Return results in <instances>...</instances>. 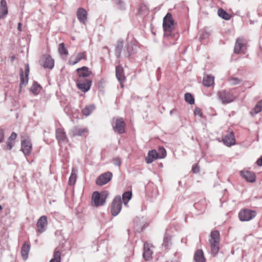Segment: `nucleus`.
Listing matches in <instances>:
<instances>
[{
    "instance_id": "c9c22d12",
    "label": "nucleus",
    "mask_w": 262,
    "mask_h": 262,
    "mask_svg": "<svg viewBox=\"0 0 262 262\" xmlns=\"http://www.w3.org/2000/svg\"><path fill=\"white\" fill-rule=\"evenodd\" d=\"M217 13L220 17L225 20H229L231 18V15L223 9H219Z\"/></svg>"
},
{
    "instance_id": "f257e3e1",
    "label": "nucleus",
    "mask_w": 262,
    "mask_h": 262,
    "mask_svg": "<svg viewBox=\"0 0 262 262\" xmlns=\"http://www.w3.org/2000/svg\"><path fill=\"white\" fill-rule=\"evenodd\" d=\"M174 28V19L171 14L168 13L163 20L164 42L167 46L174 45L178 38V34L173 32Z\"/></svg>"
},
{
    "instance_id": "4c0bfd02",
    "label": "nucleus",
    "mask_w": 262,
    "mask_h": 262,
    "mask_svg": "<svg viewBox=\"0 0 262 262\" xmlns=\"http://www.w3.org/2000/svg\"><path fill=\"white\" fill-rule=\"evenodd\" d=\"M41 89V86L37 82H34L30 88V90L34 94L37 95L39 93Z\"/></svg>"
},
{
    "instance_id": "473e14b6",
    "label": "nucleus",
    "mask_w": 262,
    "mask_h": 262,
    "mask_svg": "<svg viewBox=\"0 0 262 262\" xmlns=\"http://www.w3.org/2000/svg\"><path fill=\"white\" fill-rule=\"evenodd\" d=\"M171 236L166 232L164 236L163 242L162 246L165 248H168L169 246L171 244Z\"/></svg>"
},
{
    "instance_id": "a211bd4d",
    "label": "nucleus",
    "mask_w": 262,
    "mask_h": 262,
    "mask_svg": "<svg viewBox=\"0 0 262 262\" xmlns=\"http://www.w3.org/2000/svg\"><path fill=\"white\" fill-rule=\"evenodd\" d=\"M29 64H25V76L24 73L22 69L20 70V85H26L28 82V76L29 74Z\"/></svg>"
},
{
    "instance_id": "7c9ffc66",
    "label": "nucleus",
    "mask_w": 262,
    "mask_h": 262,
    "mask_svg": "<svg viewBox=\"0 0 262 262\" xmlns=\"http://www.w3.org/2000/svg\"><path fill=\"white\" fill-rule=\"evenodd\" d=\"M210 246V252L212 256H215L220 250V243H209Z\"/></svg>"
},
{
    "instance_id": "f8f14e48",
    "label": "nucleus",
    "mask_w": 262,
    "mask_h": 262,
    "mask_svg": "<svg viewBox=\"0 0 262 262\" xmlns=\"http://www.w3.org/2000/svg\"><path fill=\"white\" fill-rule=\"evenodd\" d=\"M153 247H154L151 244L147 242L144 243L143 246V257L146 261L149 260L151 258L153 251L151 248Z\"/></svg>"
},
{
    "instance_id": "423d86ee",
    "label": "nucleus",
    "mask_w": 262,
    "mask_h": 262,
    "mask_svg": "<svg viewBox=\"0 0 262 262\" xmlns=\"http://www.w3.org/2000/svg\"><path fill=\"white\" fill-rule=\"evenodd\" d=\"M122 208V201L120 196H116L113 200L111 207V212L113 216H116Z\"/></svg>"
},
{
    "instance_id": "c03bdc74",
    "label": "nucleus",
    "mask_w": 262,
    "mask_h": 262,
    "mask_svg": "<svg viewBox=\"0 0 262 262\" xmlns=\"http://www.w3.org/2000/svg\"><path fill=\"white\" fill-rule=\"evenodd\" d=\"M210 36V34L206 31H203L200 33L199 36V39L200 40H203L208 38Z\"/></svg>"
},
{
    "instance_id": "4be33fe9",
    "label": "nucleus",
    "mask_w": 262,
    "mask_h": 262,
    "mask_svg": "<svg viewBox=\"0 0 262 262\" xmlns=\"http://www.w3.org/2000/svg\"><path fill=\"white\" fill-rule=\"evenodd\" d=\"M241 176L247 181L253 183L256 180L255 174L254 172L249 171H241Z\"/></svg>"
},
{
    "instance_id": "6e6d98bb",
    "label": "nucleus",
    "mask_w": 262,
    "mask_h": 262,
    "mask_svg": "<svg viewBox=\"0 0 262 262\" xmlns=\"http://www.w3.org/2000/svg\"><path fill=\"white\" fill-rule=\"evenodd\" d=\"M2 209H3V208H2V206H1V205H0V210H2Z\"/></svg>"
},
{
    "instance_id": "37998d69",
    "label": "nucleus",
    "mask_w": 262,
    "mask_h": 262,
    "mask_svg": "<svg viewBox=\"0 0 262 262\" xmlns=\"http://www.w3.org/2000/svg\"><path fill=\"white\" fill-rule=\"evenodd\" d=\"M157 154L159 159L164 158L166 156V150L163 147H159Z\"/></svg>"
},
{
    "instance_id": "aec40b11",
    "label": "nucleus",
    "mask_w": 262,
    "mask_h": 262,
    "mask_svg": "<svg viewBox=\"0 0 262 262\" xmlns=\"http://www.w3.org/2000/svg\"><path fill=\"white\" fill-rule=\"evenodd\" d=\"M48 224L47 217L45 215L41 216L37 221L36 226L38 231L40 233H42L45 231V228Z\"/></svg>"
},
{
    "instance_id": "2f4dec72",
    "label": "nucleus",
    "mask_w": 262,
    "mask_h": 262,
    "mask_svg": "<svg viewBox=\"0 0 262 262\" xmlns=\"http://www.w3.org/2000/svg\"><path fill=\"white\" fill-rule=\"evenodd\" d=\"M95 106L93 104L87 105L82 110V113L84 116H88L95 110Z\"/></svg>"
},
{
    "instance_id": "412c9836",
    "label": "nucleus",
    "mask_w": 262,
    "mask_h": 262,
    "mask_svg": "<svg viewBox=\"0 0 262 262\" xmlns=\"http://www.w3.org/2000/svg\"><path fill=\"white\" fill-rule=\"evenodd\" d=\"M116 76L121 86H122V83L125 81V77L124 75L123 69L121 66H118L116 67Z\"/></svg>"
},
{
    "instance_id": "ea45409f",
    "label": "nucleus",
    "mask_w": 262,
    "mask_h": 262,
    "mask_svg": "<svg viewBox=\"0 0 262 262\" xmlns=\"http://www.w3.org/2000/svg\"><path fill=\"white\" fill-rule=\"evenodd\" d=\"M77 171L73 169L72 171L71 174L69 179V184L70 185H73L75 184L76 179H77Z\"/></svg>"
},
{
    "instance_id": "8fccbe9b",
    "label": "nucleus",
    "mask_w": 262,
    "mask_h": 262,
    "mask_svg": "<svg viewBox=\"0 0 262 262\" xmlns=\"http://www.w3.org/2000/svg\"><path fill=\"white\" fill-rule=\"evenodd\" d=\"M16 137H17L16 133H15L14 132H12V134H11L10 136L8 138V139H9L10 141L11 140V141L14 142L15 139H16Z\"/></svg>"
},
{
    "instance_id": "4468645a",
    "label": "nucleus",
    "mask_w": 262,
    "mask_h": 262,
    "mask_svg": "<svg viewBox=\"0 0 262 262\" xmlns=\"http://www.w3.org/2000/svg\"><path fill=\"white\" fill-rule=\"evenodd\" d=\"M88 132V129L86 127L75 126L69 132L71 137L81 136Z\"/></svg>"
},
{
    "instance_id": "9d476101",
    "label": "nucleus",
    "mask_w": 262,
    "mask_h": 262,
    "mask_svg": "<svg viewBox=\"0 0 262 262\" xmlns=\"http://www.w3.org/2000/svg\"><path fill=\"white\" fill-rule=\"evenodd\" d=\"M113 174L111 172H106L100 175L96 180V184L102 186L108 183L112 179Z\"/></svg>"
},
{
    "instance_id": "bb28decb",
    "label": "nucleus",
    "mask_w": 262,
    "mask_h": 262,
    "mask_svg": "<svg viewBox=\"0 0 262 262\" xmlns=\"http://www.w3.org/2000/svg\"><path fill=\"white\" fill-rule=\"evenodd\" d=\"M193 259L194 262H205L206 259L202 249H198L196 251L194 254Z\"/></svg>"
},
{
    "instance_id": "72a5a7b5",
    "label": "nucleus",
    "mask_w": 262,
    "mask_h": 262,
    "mask_svg": "<svg viewBox=\"0 0 262 262\" xmlns=\"http://www.w3.org/2000/svg\"><path fill=\"white\" fill-rule=\"evenodd\" d=\"M262 111V100L257 102L251 111V114L256 115Z\"/></svg>"
},
{
    "instance_id": "f03ea898",
    "label": "nucleus",
    "mask_w": 262,
    "mask_h": 262,
    "mask_svg": "<svg viewBox=\"0 0 262 262\" xmlns=\"http://www.w3.org/2000/svg\"><path fill=\"white\" fill-rule=\"evenodd\" d=\"M217 96L224 104L231 103L236 99V96L234 95L233 90L231 89L219 91Z\"/></svg>"
},
{
    "instance_id": "09e8293b",
    "label": "nucleus",
    "mask_w": 262,
    "mask_h": 262,
    "mask_svg": "<svg viewBox=\"0 0 262 262\" xmlns=\"http://www.w3.org/2000/svg\"><path fill=\"white\" fill-rule=\"evenodd\" d=\"M192 171L193 173H196L200 171V167L198 164L193 165Z\"/></svg>"
},
{
    "instance_id": "a878e982",
    "label": "nucleus",
    "mask_w": 262,
    "mask_h": 262,
    "mask_svg": "<svg viewBox=\"0 0 262 262\" xmlns=\"http://www.w3.org/2000/svg\"><path fill=\"white\" fill-rule=\"evenodd\" d=\"M124 45V41L122 39L118 40L115 46V53L117 58H120L121 54L123 52V47Z\"/></svg>"
},
{
    "instance_id": "6e6552de",
    "label": "nucleus",
    "mask_w": 262,
    "mask_h": 262,
    "mask_svg": "<svg viewBox=\"0 0 262 262\" xmlns=\"http://www.w3.org/2000/svg\"><path fill=\"white\" fill-rule=\"evenodd\" d=\"M76 85L77 88L83 92H86L90 89L92 81L90 79H77Z\"/></svg>"
},
{
    "instance_id": "393cba45",
    "label": "nucleus",
    "mask_w": 262,
    "mask_h": 262,
    "mask_svg": "<svg viewBox=\"0 0 262 262\" xmlns=\"http://www.w3.org/2000/svg\"><path fill=\"white\" fill-rule=\"evenodd\" d=\"M30 249V244L27 242H25L21 248V254L24 260H26L28 259Z\"/></svg>"
},
{
    "instance_id": "dca6fc26",
    "label": "nucleus",
    "mask_w": 262,
    "mask_h": 262,
    "mask_svg": "<svg viewBox=\"0 0 262 262\" xmlns=\"http://www.w3.org/2000/svg\"><path fill=\"white\" fill-rule=\"evenodd\" d=\"M222 141L224 144L228 147L234 145L235 143V139L233 132L230 131L229 134L223 137Z\"/></svg>"
},
{
    "instance_id": "e433bc0d",
    "label": "nucleus",
    "mask_w": 262,
    "mask_h": 262,
    "mask_svg": "<svg viewBox=\"0 0 262 262\" xmlns=\"http://www.w3.org/2000/svg\"><path fill=\"white\" fill-rule=\"evenodd\" d=\"M132 193L131 191H126L122 194V200L125 205H127L128 201L131 199Z\"/></svg>"
},
{
    "instance_id": "cd10ccee",
    "label": "nucleus",
    "mask_w": 262,
    "mask_h": 262,
    "mask_svg": "<svg viewBox=\"0 0 262 262\" xmlns=\"http://www.w3.org/2000/svg\"><path fill=\"white\" fill-rule=\"evenodd\" d=\"M220 241V234L217 230H213L211 232L209 243H219Z\"/></svg>"
},
{
    "instance_id": "4d7b16f0",
    "label": "nucleus",
    "mask_w": 262,
    "mask_h": 262,
    "mask_svg": "<svg viewBox=\"0 0 262 262\" xmlns=\"http://www.w3.org/2000/svg\"><path fill=\"white\" fill-rule=\"evenodd\" d=\"M167 262H172V261H167Z\"/></svg>"
},
{
    "instance_id": "39448f33",
    "label": "nucleus",
    "mask_w": 262,
    "mask_h": 262,
    "mask_svg": "<svg viewBox=\"0 0 262 262\" xmlns=\"http://www.w3.org/2000/svg\"><path fill=\"white\" fill-rule=\"evenodd\" d=\"M55 137L58 144L60 145L69 142L67 134L62 127H58L56 129Z\"/></svg>"
},
{
    "instance_id": "5701e85b",
    "label": "nucleus",
    "mask_w": 262,
    "mask_h": 262,
    "mask_svg": "<svg viewBox=\"0 0 262 262\" xmlns=\"http://www.w3.org/2000/svg\"><path fill=\"white\" fill-rule=\"evenodd\" d=\"M158 159L159 158L157 150L152 149L148 151V155L145 158V161L147 164H150Z\"/></svg>"
},
{
    "instance_id": "864d4df0",
    "label": "nucleus",
    "mask_w": 262,
    "mask_h": 262,
    "mask_svg": "<svg viewBox=\"0 0 262 262\" xmlns=\"http://www.w3.org/2000/svg\"><path fill=\"white\" fill-rule=\"evenodd\" d=\"M21 23H19L18 24V27H17V29L19 31H21Z\"/></svg>"
},
{
    "instance_id": "9b49d317",
    "label": "nucleus",
    "mask_w": 262,
    "mask_h": 262,
    "mask_svg": "<svg viewBox=\"0 0 262 262\" xmlns=\"http://www.w3.org/2000/svg\"><path fill=\"white\" fill-rule=\"evenodd\" d=\"M40 62L45 68L52 69L54 66V60L49 55H43Z\"/></svg>"
},
{
    "instance_id": "b1692460",
    "label": "nucleus",
    "mask_w": 262,
    "mask_h": 262,
    "mask_svg": "<svg viewBox=\"0 0 262 262\" xmlns=\"http://www.w3.org/2000/svg\"><path fill=\"white\" fill-rule=\"evenodd\" d=\"M8 13L7 4L5 0H2L0 5V19L4 18Z\"/></svg>"
},
{
    "instance_id": "5fc2aeb1",
    "label": "nucleus",
    "mask_w": 262,
    "mask_h": 262,
    "mask_svg": "<svg viewBox=\"0 0 262 262\" xmlns=\"http://www.w3.org/2000/svg\"><path fill=\"white\" fill-rule=\"evenodd\" d=\"M160 67H159V68H158V69H157V71H160Z\"/></svg>"
},
{
    "instance_id": "58836bf2",
    "label": "nucleus",
    "mask_w": 262,
    "mask_h": 262,
    "mask_svg": "<svg viewBox=\"0 0 262 262\" xmlns=\"http://www.w3.org/2000/svg\"><path fill=\"white\" fill-rule=\"evenodd\" d=\"M58 51L59 53L61 55H68L69 53L68 49L65 46V44L63 42L60 43L59 45Z\"/></svg>"
},
{
    "instance_id": "49530a36",
    "label": "nucleus",
    "mask_w": 262,
    "mask_h": 262,
    "mask_svg": "<svg viewBox=\"0 0 262 262\" xmlns=\"http://www.w3.org/2000/svg\"><path fill=\"white\" fill-rule=\"evenodd\" d=\"M194 114L195 116H199L201 117L203 116V113L199 107H195L194 111Z\"/></svg>"
},
{
    "instance_id": "a18cd8bd",
    "label": "nucleus",
    "mask_w": 262,
    "mask_h": 262,
    "mask_svg": "<svg viewBox=\"0 0 262 262\" xmlns=\"http://www.w3.org/2000/svg\"><path fill=\"white\" fill-rule=\"evenodd\" d=\"M14 142L9 140V139H8L7 142H6V147H4V149L6 150H11L13 146H14Z\"/></svg>"
},
{
    "instance_id": "0eeeda50",
    "label": "nucleus",
    "mask_w": 262,
    "mask_h": 262,
    "mask_svg": "<svg viewBox=\"0 0 262 262\" xmlns=\"http://www.w3.org/2000/svg\"><path fill=\"white\" fill-rule=\"evenodd\" d=\"M247 49L246 40L244 38L239 37L236 39L234 52L236 54L245 53Z\"/></svg>"
},
{
    "instance_id": "c756f323",
    "label": "nucleus",
    "mask_w": 262,
    "mask_h": 262,
    "mask_svg": "<svg viewBox=\"0 0 262 262\" xmlns=\"http://www.w3.org/2000/svg\"><path fill=\"white\" fill-rule=\"evenodd\" d=\"M214 77L211 75H207L203 78V84L205 86L210 87L214 84Z\"/></svg>"
},
{
    "instance_id": "6ab92c4d",
    "label": "nucleus",
    "mask_w": 262,
    "mask_h": 262,
    "mask_svg": "<svg viewBox=\"0 0 262 262\" xmlns=\"http://www.w3.org/2000/svg\"><path fill=\"white\" fill-rule=\"evenodd\" d=\"M136 48L134 43L130 42L127 43L125 46V48L123 49L122 54L126 58H128L130 55L135 53V50Z\"/></svg>"
},
{
    "instance_id": "79ce46f5",
    "label": "nucleus",
    "mask_w": 262,
    "mask_h": 262,
    "mask_svg": "<svg viewBox=\"0 0 262 262\" xmlns=\"http://www.w3.org/2000/svg\"><path fill=\"white\" fill-rule=\"evenodd\" d=\"M185 100L189 104H193L194 103V99L192 94L187 93L185 94Z\"/></svg>"
},
{
    "instance_id": "f3484780",
    "label": "nucleus",
    "mask_w": 262,
    "mask_h": 262,
    "mask_svg": "<svg viewBox=\"0 0 262 262\" xmlns=\"http://www.w3.org/2000/svg\"><path fill=\"white\" fill-rule=\"evenodd\" d=\"M88 13L83 8H79L77 10L76 16L81 23L85 24L88 19Z\"/></svg>"
},
{
    "instance_id": "1a4fd4ad",
    "label": "nucleus",
    "mask_w": 262,
    "mask_h": 262,
    "mask_svg": "<svg viewBox=\"0 0 262 262\" xmlns=\"http://www.w3.org/2000/svg\"><path fill=\"white\" fill-rule=\"evenodd\" d=\"M256 212L250 209L242 210L238 214L239 220L241 221H249L256 216Z\"/></svg>"
},
{
    "instance_id": "ddd939ff",
    "label": "nucleus",
    "mask_w": 262,
    "mask_h": 262,
    "mask_svg": "<svg viewBox=\"0 0 262 262\" xmlns=\"http://www.w3.org/2000/svg\"><path fill=\"white\" fill-rule=\"evenodd\" d=\"M20 150L25 156H29L31 154L32 147L30 140L25 139L21 141Z\"/></svg>"
},
{
    "instance_id": "2eb2a0df",
    "label": "nucleus",
    "mask_w": 262,
    "mask_h": 262,
    "mask_svg": "<svg viewBox=\"0 0 262 262\" xmlns=\"http://www.w3.org/2000/svg\"><path fill=\"white\" fill-rule=\"evenodd\" d=\"M76 72L78 76L77 79H87L88 77L92 74L89 68L85 66L77 69Z\"/></svg>"
},
{
    "instance_id": "a19ab883",
    "label": "nucleus",
    "mask_w": 262,
    "mask_h": 262,
    "mask_svg": "<svg viewBox=\"0 0 262 262\" xmlns=\"http://www.w3.org/2000/svg\"><path fill=\"white\" fill-rule=\"evenodd\" d=\"M228 81L231 85H235L240 84L243 81V80L238 78L231 76L228 78Z\"/></svg>"
},
{
    "instance_id": "de8ad7c7",
    "label": "nucleus",
    "mask_w": 262,
    "mask_h": 262,
    "mask_svg": "<svg viewBox=\"0 0 262 262\" xmlns=\"http://www.w3.org/2000/svg\"><path fill=\"white\" fill-rule=\"evenodd\" d=\"M113 163L116 166H120L121 164V160L119 158H115L113 159Z\"/></svg>"
},
{
    "instance_id": "20e7f679",
    "label": "nucleus",
    "mask_w": 262,
    "mask_h": 262,
    "mask_svg": "<svg viewBox=\"0 0 262 262\" xmlns=\"http://www.w3.org/2000/svg\"><path fill=\"white\" fill-rule=\"evenodd\" d=\"M112 126L115 132L119 134L125 133V123L122 118H114Z\"/></svg>"
},
{
    "instance_id": "c85d7f7f",
    "label": "nucleus",
    "mask_w": 262,
    "mask_h": 262,
    "mask_svg": "<svg viewBox=\"0 0 262 262\" xmlns=\"http://www.w3.org/2000/svg\"><path fill=\"white\" fill-rule=\"evenodd\" d=\"M82 59H86V55L85 52L78 53L76 56L75 59L74 61H72L71 60L69 61V64L71 66H73L77 63H78Z\"/></svg>"
},
{
    "instance_id": "3c124183",
    "label": "nucleus",
    "mask_w": 262,
    "mask_h": 262,
    "mask_svg": "<svg viewBox=\"0 0 262 262\" xmlns=\"http://www.w3.org/2000/svg\"><path fill=\"white\" fill-rule=\"evenodd\" d=\"M4 138V130L0 127V143H1Z\"/></svg>"
},
{
    "instance_id": "f704fd0d",
    "label": "nucleus",
    "mask_w": 262,
    "mask_h": 262,
    "mask_svg": "<svg viewBox=\"0 0 262 262\" xmlns=\"http://www.w3.org/2000/svg\"><path fill=\"white\" fill-rule=\"evenodd\" d=\"M61 261V252L55 249L54 250L53 258L49 262H60Z\"/></svg>"
},
{
    "instance_id": "7ed1b4c3",
    "label": "nucleus",
    "mask_w": 262,
    "mask_h": 262,
    "mask_svg": "<svg viewBox=\"0 0 262 262\" xmlns=\"http://www.w3.org/2000/svg\"><path fill=\"white\" fill-rule=\"evenodd\" d=\"M107 194L105 191H94L92 196V203L96 207L103 206L106 201Z\"/></svg>"
},
{
    "instance_id": "603ef678",
    "label": "nucleus",
    "mask_w": 262,
    "mask_h": 262,
    "mask_svg": "<svg viewBox=\"0 0 262 262\" xmlns=\"http://www.w3.org/2000/svg\"><path fill=\"white\" fill-rule=\"evenodd\" d=\"M256 163L258 166H262V156L257 160Z\"/></svg>"
}]
</instances>
